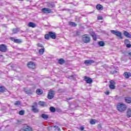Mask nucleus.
I'll list each match as a JSON object with an SVG mask.
<instances>
[{
    "instance_id": "obj_1",
    "label": "nucleus",
    "mask_w": 131,
    "mask_h": 131,
    "mask_svg": "<svg viewBox=\"0 0 131 131\" xmlns=\"http://www.w3.org/2000/svg\"><path fill=\"white\" fill-rule=\"evenodd\" d=\"M117 109L120 112H123V111H125L126 110V105L123 103H119L117 105Z\"/></svg>"
},
{
    "instance_id": "obj_2",
    "label": "nucleus",
    "mask_w": 131,
    "mask_h": 131,
    "mask_svg": "<svg viewBox=\"0 0 131 131\" xmlns=\"http://www.w3.org/2000/svg\"><path fill=\"white\" fill-rule=\"evenodd\" d=\"M82 40L83 42L88 43L91 41V38L89 36V35H84L82 37Z\"/></svg>"
},
{
    "instance_id": "obj_3",
    "label": "nucleus",
    "mask_w": 131,
    "mask_h": 131,
    "mask_svg": "<svg viewBox=\"0 0 131 131\" xmlns=\"http://www.w3.org/2000/svg\"><path fill=\"white\" fill-rule=\"evenodd\" d=\"M111 32L113 33V34H114L115 35L118 36V37H119V38H120L121 39H122L123 37L121 32L117 30H111Z\"/></svg>"
},
{
    "instance_id": "obj_4",
    "label": "nucleus",
    "mask_w": 131,
    "mask_h": 131,
    "mask_svg": "<svg viewBox=\"0 0 131 131\" xmlns=\"http://www.w3.org/2000/svg\"><path fill=\"white\" fill-rule=\"evenodd\" d=\"M7 50L8 49L7 48V46L4 44L0 45V52H2L3 53H6Z\"/></svg>"
},
{
    "instance_id": "obj_5",
    "label": "nucleus",
    "mask_w": 131,
    "mask_h": 131,
    "mask_svg": "<svg viewBox=\"0 0 131 131\" xmlns=\"http://www.w3.org/2000/svg\"><path fill=\"white\" fill-rule=\"evenodd\" d=\"M93 63H95V61L93 59L85 60L84 62V64H85L86 66H90Z\"/></svg>"
},
{
    "instance_id": "obj_6",
    "label": "nucleus",
    "mask_w": 131,
    "mask_h": 131,
    "mask_svg": "<svg viewBox=\"0 0 131 131\" xmlns=\"http://www.w3.org/2000/svg\"><path fill=\"white\" fill-rule=\"evenodd\" d=\"M24 92L27 95H29V96L32 95L33 94V90L32 89H27L26 88L24 89Z\"/></svg>"
},
{
    "instance_id": "obj_7",
    "label": "nucleus",
    "mask_w": 131,
    "mask_h": 131,
    "mask_svg": "<svg viewBox=\"0 0 131 131\" xmlns=\"http://www.w3.org/2000/svg\"><path fill=\"white\" fill-rule=\"evenodd\" d=\"M55 96V92L54 91L49 92L48 94V98L49 100H52Z\"/></svg>"
},
{
    "instance_id": "obj_8",
    "label": "nucleus",
    "mask_w": 131,
    "mask_h": 131,
    "mask_svg": "<svg viewBox=\"0 0 131 131\" xmlns=\"http://www.w3.org/2000/svg\"><path fill=\"white\" fill-rule=\"evenodd\" d=\"M41 11L45 14H50L52 12V10L50 8H44L41 9Z\"/></svg>"
},
{
    "instance_id": "obj_9",
    "label": "nucleus",
    "mask_w": 131,
    "mask_h": 131,
    "mask_svg": "<svg viewBox=\"0 0 131 131\" xmlns=\"http://www.w3.org/2000/svg\"><path fill=\"white\" fill-rule=\"evenodd\" d=\"M28 67L30 69H34L35 68V63L33 62H29L28 63Z\"/></svg>"
},
{
    "instance_id": "obj_10",
    "label": "nucleus",
    "mask_w": 131,
    "mask_h": 131,
    "mask_svg": "<svg viewBox=\"0 0 131 131\" xmlns=\"http://www.w3.org/2000/svg\"><path fill=\"white\" fill-rule=\"evenodd\" d=\"M84 81H86V83H89L90 84H91L93 82V80L92 79V78L88 77L87 76H85L84 77Z\"/></svg>"
},
{
    "instance_id": "obj_11",
    "label": "nucleus",
    "mask_w": 131,
    "mask_h": 131,
    "mask_svg": "<svg viewBox=\"0 0 131 131\" xmlns=\"http://www.w3.org/2000/svg\"><path fill=\"white\" fill-rule=\"evenodd\" d=\"M10 39L12 40V41H14V42H15L16 43H20V42H22V40L19 39H15L14 37H11Z\"/></svg>"
},
{
    "instance_id": "obj_12",
    "label": "nucleus",
    "mask_w": 131,
    "mask_h": 131,
    "mask_svg": "<svg viewBox=\"0 0 131 131\" xmlns=\"http://www.w3.org/2000/svg\"><path fill=\"white\" fill-rule=\"evenodd\" d=\"M49 36L53 39H56V34L53 32H49Z\"/></svg>"
},
{
    "instance_id": "obj_13",
    "label": "nucleus",
    "mask_w": 131,
    "mask_h": 131,
    "mask_svg": "<svg viewBox=\"0 0 131 131\" xmlns=\"http://www.w3.org/2000/svg\"><path fill=\"white\" fill-rule=\"evenodd\" d=\"M123 75L125 78H126V79H128L129 77H131V73L126 72L124 73Z\"/></svg>"
},
{
    "instance_id": "obj_14",
    "label": "nucleus",
    "mask_w": 131,
    "mask_h": 131,
    "mask_svg": "<svg viewBox=\"0 0 131 131\" xmlns=\"http://www.w3.org/2000/svg\"><path fill=\"white\" fill-rule=\"evenodd\" d=\"M32 111L34 113H38L39 112V110H38L37 108L35 107L34 105L32 106Z\"/></svg>"
},
{
    "instance_id": "obj_15",
    "label": "nucleus",
    "mask_w": 131,
    "mask_h": 131,
    "mask_svg": "<svg viewBox=\"0 0 131 131\" xmlns=\"http://www.w3.org/2000/svg\"><path fill=\"white\" fill-rule=\"evenodd\" d=\"M29 27H31L32 28H35L36 27V24L32 22H30L28 24Z\"/></svg>"
},
{
    "instance_id": "obj_16",
    "label": "nucleus",
    "mask_w": 131,
    "mask_h": 131,
    "mask_svg": "<svg viewBox=\"0 0 131 131\" xmlns=\"http://www.w3.org/2000/svg\"><path fill=\"white\" fill-rule=\"evenodd\" d=\"M125 102H126V103H127V104H130L131 98L130 97H125Z\"/></svg>"
},
{
    "instance_id": "obj_17",
    "label": "nucleus",
    "mask_w": 131,
    "mask_h": 131,
    "mask_svg": "<svg viewBox=\"0 0 131 131\" xmlns=\"http://www.w3.org/2000/svg\"><path fill=\"white\" fill-rule=\"evenodd\" d=\"M20 31V28H15L12 30V32L14 34L18 33Z\"/></svg>"
},
{
    "instance_id": "obj_18",
    "label": "nucleus",
    "mask_w": 131,
    "mask_h": 131,
    "mask_svg": "<svg viewBox=\"0 0 131 131\" xmlns=\"http://www.w3.org/2000/svg\"><path fill=\"white\" fill-rule=\"evenodd\" d=\"M38 104L42 107H47L48 106V104L46 102L42 101H39Z\"/></svg>"
},
{
    "instance_id": "obj_19",
    "label": "nucleus",
    "mask_w": 131,
    "mask_h": 131,
    "mask_svg": "<svg viewBox=\"0 0 131 131\" xmlns=\"http://www.w3.org/2000/svg\"><path fill=\"white\" fill-rule=\"evenodd\" d=\"M36 93L37 95H42L43 92L40 89H37Z\"/></svg>"
},
{
    "instance_id": "obj_20",
    "label": "nucleus",
    "mask_w": 131,
    "mask_h": 131,
    "mask_svg": "<svg viewBox=\"0 0 131 131\" xmlns=\"http://www.w3.org/2000/svg\"><path fill=\"white\" fill-rule=\"evenodd\" d=\"M124 35L125 36H126V37L131 38V35L128 32H127V31H124Z\"/></svg>"
},
{
    "instance_id": "obj_21",
    "label": "nucleus",
    "mask_w": 131,
    "mask_h": 131,
    "mask_svg": "<svg viewBox=\"0 0 131 131\" xmlns=\"http://www.w3.org/2000/svg\"><path fill=\"white\" fill-rule=\"evenodd\" d=\"M69 25H70V26H73V27H76V26H77V24L72 21L69 22Z\"/></svg>"
},
{
    "instance_id": "obj_22",
    "label": "nucleus",
    "mask_w": 131,
    "mask_h": 131,
    "mask_svg": "<svg viewBox=\"0 0 131 131\" xmlns=\"http://www.w3.org/2000/svg\"><path fill=\"white\" fill-rule=\"evenodd\" d=\"M47 7L48 8H54L55 7V4H54L53 3H49L47 4Z\"/></svg>"
},
{
    "instance_id": "obj_23",
    "label": "nucleus",
    "mask_w": 131,
    "mask_h": 131,
    "mask_svg": "<svg viewBox=\"0 0 131 131\" xmlns=\"http://www.w3.org/2000/svg\"><path fill=\"white\" fill-rule=\"evenodd\" d=\"M127 117H131V110L130 108H128L127 111Z\"/></svg>"
},
{
    "instance_id": "obj_24",
    "label": "nucleus",
    "mask_w": 131,
    "mask_h": 131,
    "mask_svg": "<svg viewBox=\"0 0 131 131\" xmlns=\"http://www.w3.org/2000/svg\"><path fill=\"white\" fill-rule=\"evenodd\" d=\"M98 45L99 46V47H104L105 46V42H104L103 41H99L98 42Z\"/></svg>"
},
{
    "instance_id": "obj_25",
    "label": "nucleus",
    "mask_w": 131,
    "mask_h": 131,
    "mask_svg": "<svg viewBox=\"0 0 131 131\" xmlns=\"http://www.w3.org/2000/svg\"><path fill=\"white\" fill-rule=\"evenodd\" d=\"M43 53H45V48L43 47L41 49H40L39 50V54H40V55H43Z\"/></svg>"
},
{
    "instance_id": "obj_26",
    "label": "nucleus",
    "mask_w": 131,
    "mask_h": 131,
    "mask_svg": "<svg viewBox=\"0 0 131 131\" xmlns=\"http://www.w3.org/2000/svg\"><path fill=\"white\" fill-rule=\"evenodd\" d=\"M97 10H103V6L100 4L96 5Z\"/></svg>"
},
{
    "instance_id": "obj_27",
    "label": "nucleus",
    "mask_w": 131,
    "mask_h": 131,
    "mask_svg": "<svg viewBox=\"0 0 131 131\" xmlns=\"http://www.w3.org/2000/svg\"><path fill=\"white\" fill-rule=\"evenodd\" d=\"M6 91V88L4 86H0V93H4Z\"/></svg>"
},
{
    "instance_id": "obj_28",
    "label": "nucleus",
    "mask_w": 131,
    "mask_h": 131,
    "mask_svg": "<svg viewBox=\"0 0 131 131\" xmlns=\"http://www.w3.org/2000/svg\"><path fill=\"white\" fill-rule=\"evenodd\" d=\"M58 63L60 65H62V64H64V63H65V60H64L63 58H61L58 60Z\"/></svg>"
},
{
    "instance_id": "obj_29",
    "label": "nucleus",
    "mask_w": 131,
    "mask_h": 131,
    "mask_svg": "<svg viewBox=\"0 0 131 131\" xmlns=\"http://www.w3.org/2000/svg\"><path fill=\"white\" fill-rule=\"evenodd\" d=\"M41 117L43 119H48V118H49V116H48V115H46L45 114H42L41 115Z\"/></svg>"
},
{
    "instance_id": "obj_30",
    "label": "nucleus",
    "mask_w": 131,
    "mask_h": 131,
    "mask_svg": "<svg viewBox=\"0 0 131 131\" xmlns=\"http://www.w3.org/2000/svg\"><path fill=\"white\" fill-rule=\"evenodd\" d=\"M50 110L51 111V112H55L56 111V108H55V107L51 106L50 107Z\"/></svg>"
},
{
    "instance_id": "obj_31",
    "label": "nucleus",
    "mask_w": 131,
    "mask_h": 131,
    "mask_svg": "<svg viewBox=\"0 0 131 131\" xmlns=\"http://www.w3.org/2000/svg\"><path fill=\"white\" fill-rule=\"evenodd\" d=\"M109 88H110L111 90H115V85H114V84H110V85H109Z\"/></svg>"
},
{
    "instance_id": "obj_32",
    "label": "nucleus",
    "mask_w": 131,
    "mask_h": 131,
    "mask_svg": "<svg viewBox=\"0 0 131 131\" xmlns=\"http://www.w3.org/2000/svg\"><path fill=\"white\" fill-rule=\"evenodd\" d=\"M37 47L38 48H43V46L42 45V44L40 43H38L37 44Z\"/></svg>"
},
{
    "instance_id": "obj_33",
    "label": "nucleus",
    "mask_w": 131,
    "mask_h": 131,
    "mask_svg": "<svg viewBox=\"0 0 131 131\" xmlns=\"http://www.w3.org/2000/svg\"><path fill=\"white\" fill-rule=\"evenodd\" d=\"M25 113V111L21 110L19 112V115H24V113Z\"/></svg>"
},
{
    "instance_id": "obj_34",
    "label": "nucleus",
    "mask_w": 131,
    "mask_h": 131,
    "mask_svg": "<svg viewBox=\"0 0 131 131\" xmlns=\"http://www.w3.org/2000/svg\"><path fill=\"white\" fill-rule=\"evenodd\" d=\"M45 39H49V38H50V34H46L45 35Z\"/></svg>"
},
{
    "instance_id": "obj_35",
    "label": "nucleus",
    "mask_w": 131,
    "mask_h": 131,
    "mask_svg": "<svg viewBox=\"0 0 131 131\" xmlns=\"http://www.w3.org/2000/svg\"><path fill=\"white\" fill-rule=\"evenodd\" d=\"M90 123L91 124H96V122L94 121V119H92L90 121Z\"/></svg>"
},
{
    "instance_id": "obj_36",
    "label": "nucleus",
    "mask_w": 131,
    "mask_h": 131,
    "mask_svg": "<svg viewBox=\"0 0 131 131\" xmlns=\"http://www.w3.org/2000/svg\"><path fill=\"white\" fill-rule=\"evenodd\" d=\"M92 37H93V39L94 40H97V37L96 36V34H93V35H92Z\"/></svg>"
},
{
    "instance_id": "obj_37",
    "label": "nucleus",
    "mask_w": 131,
    "mask_h": 131,
    "mask_svg": "<svg viewBox=\"0 0 131 131\" xmlns=\"http://www.w3.org/2000/svg\"><path fill=\"white\" fill-rule=\"evenodd\" d=\"M115 99H116V100H118V101H119V100H121V97H119L118 96H116L115 97Z\"/></svg>"
},
{
    "instance_id": "obj_38",
    "label": "nucleus",
    "mask_w": 131,
    "mask_h": 131,
    "mask_svg": "<svg viewBox=\"0 0 131 131\" xmlns=\"http://www.w3.org/2000/svg\"><path fill=\"white\" fill-rule=\"evenodd\" d=\"M129 43V40H128V39H125V41H124L125 45H127Z\"/></svg>"
},
{
    "instance_id": "obj_39",
    "label": "nucleus",
    "mask_w": 131,
    "mask_h": 131,
    "mask_svg": "<svg viewBox=\"0 0 131 131\" xmlns=\"http://www.w3.org/2000/svg\"><path fill=\"white\" fill-rule=\"evenodd\" d=\"M110 83H111V84H116V83L113 80H112L110 81Z\"/></svg>"
},
{
    "instance_id": "obj_40",
    "label": "nucleus",
    "mask_w": 131,
    "mask_h": 131,
    "mask_svg": "<svg viewBox=\"0 0 131 131\" xmlns=\"http://www.w3.org/2000/svg\"><path fill=\"white\" fill-rule=\"evenodd\" d=\"M14 104H15V106H19V105H20V101H16Z\"/></svg>"
},
{
    "instance_id": "obj_41",
    "label": "nucleus",
    "mask_w": 131,
    "mask_h": 131,
    "mask_svg": "<svg viewBox=\"0 0 131 131\" xmlns=\"http://www.w3.org/2000/svg\"><path fill=\"white\" fill-rule=\"evenodd\" d=\"M126 48H131V45H130V43H128V44H127V45H126Z\"/></svg>"
},
{
    "instance_id": "obj_42",
    "label": "nucleus",
    "mask_w": 131,
    "mask_h": 131,
    "mask_svg": "<svg viewBox=\"0 0 131 131\" xmlns=\"http://www.w3.org/2000/svg\"><path fill=\"white\" fill-rule=\"evenodd\" d=\"M97 19H98V20H102L103 19V17H102V16H98L97 17Z\"/></svg>"
},
{
    "instance_id": "obj_43",
    "label": "nucleus",
    "mask_w": 131,
    "mask_h": 131,
    "mask_svg": "<svg viewBox=\"0 0 131 131\" xmlns=\"http://www.w3.org/2000/svg\"><path fill=\"white\" fill-rule=\"evenodd\" d=\"M74 76L73 75H71V76H69L68 78H73Z\"/></svg>"
},
{
    "instance_id": "obj_44",
    "label": "nucleus",
    "mask_w": 131,
    "mask_h": 131,
    "mask_svg": "<svg viewBox=\"0 0 131 131\" xmlns=\"http://www.w3.org/2000/svg\"><path fill=\"white\" fill-rule=\"evenodd\" d=\"M80 129L81 130H83V129H84V128L83 126H81L80 127Z\"/></svg>"
},
{
    "instance_id": "obj_45",
    "label": "nucleus",
    "mask_w": 131,
    "mask_h": 131,
    "mask_svg": "<svg viewBox=\"0 0 131 131\" xmlns=\"http://www.w3.org/2000/svg\"><path fill=\"white\" fill-rule=\"evenodd\" d=\"M109 94H110L109 92H105V95H109Z\"/></svg>"
},
{
    "instance_id": "obj_46",
    "label": "nucleus",
    "mask_w": 131,
    "mask_h": 131,
    "mask_svg": "<svg viewBox=\"0 0 131 131\" xmlns=\"http://www.w3.org/2000/svg\"><path fill=\"white\" fill-rule=\"evenodd\" d=\"M98 128H102V126H101V125H98Z\"/></svg>"
},
{
    "instance_id": "obj_47",
    "label": "nucleus",
    "mask_w": 131,
    "mask_h": 131,
    "mask_svg": "<svg viewBox=\"0 0 131 131\" xmlns=\"http://www.w3.org/2000/svg\"><path fill=\"white\" fill-rule=\"evenodd\" d=\"M128 55H129V56H130L131 57V52H129V53H128Z\"/></svg>"
},
{
    "instance_id": "obj_48",
    "label": "nucleus",
    "mask_w": 131,
    "mask_h": 131,
    "mask_svg": "<svg viewBox=\"0 0 131 131\" xmlns=\"http://www.w3.org/2000/svg\"><path fill=\"white\" fill-rule=\"evenodd\" d=\"M72 98H68V100H72Z\"/></svg>"
},
{
    "instance_id": "obj_49",
    "label": "nucleus",
    "mask_w": 131,
    "mask_h": 131,
    "mask_svg": "<svg viewBox=\"0 0 131 131\" xmlns=\"http://www.w3.org/2000/svg\"><path fill=\"white\" fill-rule=\"evenodd\" d=\"M19 2H23V0H18Z\"/></svg>"
},
{
    "instance_id": "obj_50",
    "label": "nucleus",
    "mask_w": 131,
    "mask_h": 131,
    "mask_svg": "<svg viewBox=\"0 0 131 131\" xmlns=\"http://www.w3.org/2000/svg\"><path fill=\"white\" fill-rule=\"evenodd\" d=\"M32 59L34 61V60H35V59H34V58H32Z\"/></svg>"
},
{
    "instance_id": "obj_51",
    "label": "nucleus",
    "mask_w": 131,
    "mask_h": 131,
    "mask_svg": "<svg viewBox=\"0 0 131 131\" xmlns=\"http://www.w3.org/2000/svg\"><path fill=\"white\" fill-rule=\"evenodd\" d=\"M62 89H59V90H58V91L59 92H60V91H61Z\"/></svg>"
},
{
    "instance_id": "obj_52",
    "label": "nucleus",
    "mask_w": 131,
    "mask_h": 131,
    "mask_svg": "<svg viewBox=\"0 0 131 131\" xmlns=\"http://www.w3.org/2000/svg\"><path fill=\"white\" fill-rule=\"evenodd\" d=\"M1 56H2L3 55H1Z\"/></svg>"
}]
</instances>
